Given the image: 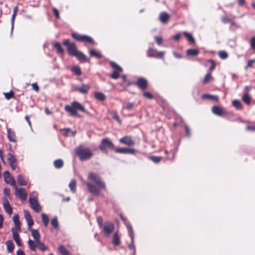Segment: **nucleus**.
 Instances as JSON below:
<instances>
[{
	"mask_svg": "<svg viewBox=\"0 0 255 255\" xmlns=\"http://www.w3.org/2000/svg\"><path fill=\"white\" fill-rule=\"evenodd\" d=\"M88 178L89 180L95 183L98 186V188L91 183H86V186L90 193L95 195H99L100 193V188L103 189H106L105 183L102 181L101 177L97 174L90 172L88 175Z\"/></svg>",
	"mask_w": 255,
	"mask_h": 255,
	"instance_id": "obj_1",
	"label": "nucleus"
},
{
	"mask_svg": "<svg viewBox=\"0 0 255 255\" xmlns=\"http://www.w3.org/2000/svg\"><path fill=\"white\" fill-rule=\"evenodd\" d=\"M63 44L67 48V52L71 56L76 57L79 61L89 63L90 59L82 52L77 50L76 44L69 39H64Z\"/></svg>",
	"mask_w": 255,
	"mask_h": 255,
	"instance_id": "obj_2",
	"label": "nucleus"
},
{
	"mask_svg": "<svg viewBox=\"0 0 255 255\" xmlns=\"http://www.w3.org/2000/svg\"><path fill=\"white\" fill-rule=\"evenodd\" d=\"M75 152L76 155L79 157L81 161L89 160L93 155V152L89 148L85 147L82 145H80L75 148Z\"/></svg>",
	"mask_w": 255,
	"mask_h": 255,
	"instance_id": "obj_3",
	"label": "nucleus"
},
{
	"mask_svg": "<svg viewBox=\"0 0 255 255\" xmlns=\"http://www.w3.org/2000/svg\"><path fill=\"white\" fill-rule=\"evenodd\" d=\"M64 109L66 112L69 113L72 116H77V111H80L84 113L86 112V110L84 106L78 102H73L70 105H66Z\"/></svg>",
	"mask_w": 255,
	"mask_h": 255,
	"instance_id": "obj_4",
	"label": "nucleus"
},
{
	"mask_svg": "<svg viewBox=\"0 0 255 255\" xmlns=\"http://www.w3.org/2000/svg\"><path fill=\"white\" fill-rule=\"evenodd\" d=\"M72 37L76 40L87 43L95 45L96 44L94 40L90 36L86 35H81L76 32L71 33Z\"/></svg>",
	"mask_w": 255,
	"mask_h": 255,
	"instance_id": "obj_5",
	"label": "nucleus"
},
{
	"mask_svg": "<svg viewBox=\"0 0 255 255\" xmlns=\"http://www.w3.org/2000/svg\"><path fill=\"white\" fill-rule=\"evenodd\" d=\"M107 148L114 149H115V146L113 142L108 138H103L101 141V144L99 146V148L102 151L108 153Z\"/></svg>",
	"mask_w": 255,
	"mask_h": 255,
	"instance_id": "obj_6",
	"label": "nucleus"
},
{
	"mask_svg": "<svg viewBox=\"0 0 255 255\" xmlns=\"http://www.w3.org/2000/svg\"><path fill=\"white\" fill-rule=\"evenodd\" d=\"M14 187L15 196L21 201H25L27 197V194L25 189L23 188H18L16 185Z\"/></svg>",
	"mask_w": 255,
	"mask_h": 255,
	"instance_id": "obj_7",
	"label": "nucleus"
},
{
	"mask_svg": "<svg viewBox=\"0 0 255 255\" xmlns=\"http://www.w3.org/2000/svg\"><path fill=\"white\" fill-rule=\"evenodd\" d=\"M164 53L163 51L158 52L156 49H154L152 48H149L147 51L148 57L156 58L163 59Z\"/></svg>",
	"mask_w": 255,
	"mask_h": 255,
	"instance_id": "obj_8",
	"label": "nucleus"
},
{
	"mask_svg": "<svg viewBox=\"0 0 255 255\" xmlns=\"http://www.w3.org/2000/svg\"><path fill=\"white\" fill-rule=\"evenodd\" d=\"M212 112L215 115L218 116H226L228 112L222 107L214 106L212 108Z\"/></svg>",
	"mask_w": 255,
	"mask_h": 255,
	"instance_id": "obj_9",
	"label": "nucleus"
},
{
	"mask_svg": "<svg viewBox=\"0 0 255 255\" xmlns=\"http://www.w3.org/2000/svg\"><path fill=\"white\" fill-rule=\"evenodd\" d=\"M126 226L128 230L129 236L130 237L131 241V244L128 245V247L130 250H133L135 251V247L133 244L134 235L132 226L130 224H127Z\"/></svg>",
	"mask_w": 255,
	"mask_h": 255,
	"instance_id": "obj_10",
	"label": "nucleus"
},
{
	"mask_svg": "<svg viewBox=\"0 0 255 255\" xmlns=\"http://www.w3.org/2000/svg\"><path fill=\"white\" fill-rule=\"evenodd\" d=\"M29 202L31 208L33 210H34L36 212H39L41 211V207L40 205L38 203L37 200L35 198L32 197L31 194H30Z\"/></svg>",
	"mask_w": 255,
	"mask_h": 255,
	"instance_id": "obj_11",
	"label": "nucleus"
},
{
	"mask_svg": "<svg viewBox=\"0 0 255 255\" xmlns=\"http://www.w3.org/2000/svg\"><path fill=\"white\" fill-rule=\"evenodd\" d=\"M115 226L113 223L106 222L103 227V231L105 235L109 236L114 231Z\"/></svg>",
	"mask_w": 255,
	"mask_h": 255,
	"instance_id": "obj_12",
	"label": "nucleus"
},
{
	"mask_svg": "<svg viewBox=\"0 0 255 255\" xmlns=\"http://www.w3.org/2000/svg\"><path fill=\"white\" fill-rule=\"evenodd\" d=\"M3 178L5 182L14 187L15 186V182L13 177L10 175L8 171H5L3 173Z\"/></svg>",
	"mask_w": 255,
	"mask_h": 255,
	"instance_id": "obj_13",
	"label": "nucleus"
},
{
	"mask_svg": "<svg viewBox=\"0 0 255 255\" xmlns=\"http://www.w3.org/2000/svg\"><path fill=\"white\" fill-rule=\"evenodd\" d=\"M120 143L128 146H133L135 142L130 136H125L119 139Z\"/></svg>",
	"mask_w": 255,
	"mask_h": 255,
	"instance_id": "obj_14",
	"label": "nucleus"
},
{
	"mask_svg": "<svg viewBox=\"0 0 255 255\" xmlns=\"http://www.w3.org/2000/svg\"><path fill=\"white\" fill-rule=\"evenodd\" d=\"M136 85L140 89L145 90L147 88L148 83L147 80L143 78H138L136 82Z\"/></svg>",
	"mask_w": 255,
	"mask_h": 255,
	"instance_id": "obj_15",
	"label": "nucleus"
},
{
	"mask_svg": "<svg viewBox=\"0 0 255 255\" xmlns=\"http://www.w3.org/2000/svg\"><path fill=\"white\" fill-rule=\"evenodd\" d=\"M7 160L8 161L12 170H14L16 167V159L15 156L10 153L7 154Z\"/></svg>",
	"mask_w": 255,
	"mask_h": 255,
	"instance_id": "obj_16",
	"label": "nucleus"
},
{
	"mask_svg": "<svg viewBox=\"0 0 255 255\" xmlns=\"http://www.w3.org/2000/svg\"><path fill=\"white\" fill-rule=\"evenodd\" d=\"M7 138L11 142H15L16 140V136L14 131L11 128H7Z\"/></svg>",
	"mask_w": 255,
	"mask_h": 255,
	"instance_id": "obj_17",
	"label": "nucleus"
},
{
	"mask_svg": "<svg viewBox=\"0 0 255 255\" xmlns=\"http://www.w3.org/2000/svg\"><path fill=\"white\" fill-rule=\"evenodd\" d=\"M24 218L27 221L28 228H30L34 222L30 213L26 210H24Z\"/></svg>",
	"mask_w": 255,
	"mask_h": 255,
	"instance_id": "obj_18",
	"label": "nucleus"
},
{
	"mask_svg": "<svg viewBox=\"0 0 255 255\" xmlns=\"http://www.w3.org/2000/svg\"><path fill=\"white\" fill-rule=\"evenodd\" d=\"M3 208L5 212L9 215H11L12 213V209L6 198L3 199Z\"/></svg>",
	"mask_w": 255,
	"mask_h": 255,
	"instance_id": "obj_19",
	"label": "nucleus"
},
{
	"mask_svg": "<svg viewBox=\"0 0 255 255\" xmlns=\"http://www.w3.org/2000/svg\"><path fill=\"white\" fill-rule=\"evenodd\" d=\"M20 231L15 230L14 229H11V232L13 235V239L15 241L18 246H21V243L19 239L18 232Z\"/></svg>",
	"mask_w": 255,
	"mask_h": 255,
	"instance_id": "obj_20",
	"label": "nucleus"
},
{
	"mask_svg": "<svg viewBox=\"0 0 255 255\" xmlns=\"http://www.w3.org/2000/svg\"><path fill=\"white\" fill-rule=\"evenodd\" d=\"M90 89V86L89 85H82L80 87H77L75 88V91H78L80 93L86 94L88 93Z\"/></svg>",
	"mask_w": 255,
	"mask_h": 255,
	"instance_id": "obj_21",
	"label": "nucleus"
},
{
	"mask_svg": "<svg viewBox=\"0 0 255 255\" xmlns=\"http://www.w3.org/2000/svg\"><path fill=\"white\" fill-rule=\"evenodd\" d=\"M13 221L14 224V227L11 229H14L15 230L20 231V223L19 220V217L17 215H15L13 217Z\"/></svg>",
	"mask_w": 255,
	"mask_h": 255,
	"instance_id": "obj_22",
	"label": "nucleus"
},
{
	"mask_svg": "<svg viewBox=\"0 0 255 255\" xmlns=\"http://www.w3.org/2000/svg\"><path fill=\"white\" fill-rule=\"evenodd\" d=\"M94 95L95 99L99 101H104L106 99L105 95L102 92H95Z\"/></svg>",
	"mask_w": 255,
	"mask_h": 255,
	"instance_id": "obj_23",
	"label": "nucleus"
},
{
	"mask_svg": "<svg viewBox=\"0 0 255 255\" xmlns=\"http://www.w3.org/2000/svg\"><path fill=\"white\" fill-rule=\"evenodd\" d=\"M121 243L120 236L118 232L114 233L113 239V244L115 246H119Z\"/></svg>",
	"mask_w": 255,
	"mask_h": 255,
	"instance_id": "obj_24",
	"label": "nucleus"
},
{
	"mask_svg": "<svg viewBox=\"0 0 255 255\" xmlns=\"http://www.w3.org/2000/svg\"><path fill=\"white\" fill-rule=\"evenodd\" d=\"M242 101L247 105L251 103V97L248 93H245L242 97Z\"/></svg>",
	"mask_w": 255,
	"mask_h": 255,
	"instance_id": "obj_25",
	"label": "nucleus"
},
{
	"mask_svg": "<svg viewBox=\"0 0 255 255\" xmlns=\"http://www.w3.org/2000/svg\"><path fill=\"white\" fill-rule=\"evenodd\" d=\"M239 121L241 123H247L250 124L249 122H245L242 120L241 119H239ZM251 125L248 124L246 128V129L248 131H255V123H251Z\"/></svg>",
	"mask_w": 255,
	"mask_h": 255,
	"instance_id": "obj_26",
	"label": "nucleus"
},
{
	"mask_svg": "<svg viewBox=\"0 0 255 255\" xmlns=\"http://www.w3.org/2000/svg\"><path fill=\"white\" fill-rule=\"evenodd\" d=\"M159 19L162 22L166 23L169 19V15L165 12H162L160 14Z\"/></svg>",
	"mask_w": 255,
	"mask_h": 255,
	"instance_id": "obj_27",
	"label": "nucleus"
},
{
	"mask_svg": "<svg viewBox=\"0 0 255 255\" xmlns=\"http://www.w3.org/2000/svg\"><path fill=\"white\" fill-rule=\"evenodd\" d=\"M58 251L62 255H71L70 252L63 245L59 246Z\"/></svg>",
	"mask_w": 255,
	"mask_h": 255,
	"instance_id": "obj_28",
	"label": "nucleus"
},
{
	"mask_svg": "<svg viewBox=\"0 0 255 255\" xmlns=\"http://www.w3.org/2000/svg\"><path fill=\"white\" fill-rule=\"evenodd\" d=\"M5 245L6 246L7 252L8 253H11L13 251L14 248L13 243L11 241L9 240L5 243Z\"/></svg>",
	"mask_w": 255,
	"mask_h": 255,
	"instance_id": "obj_29",
	"label": "nucleus"
},
{
	"mask_svg": "<svg viewBox=\"0 0 255 255\" xmlns=\"http://www.w3.org/2000/svg\"><path fill=\"white\" fill-rule=\"evenodd\" d=\"M69 187L71 191L75 193L76 191V181L75 179H72L69 184Z\"/></svg>",
	"mask_w": 255,
	"mask_h": 255,
	"instance_id": "obj_30",
	"label": "nucleus"
},
{
	"mask_svg": "<svg viewBox=\"0 0 255 255\" xmlns=\"http://www.w3.org/2000/svg\"><path fill=\"white\" fill-rule=\"evenodd\" d=\"M53 46L54 48L57 50V52L61 54H63L64 53V50L62 48L61 44L59 42H56L53 44Z\"/></svg>",
	"mask_w": 255,
	"mask_h": 255,
	"instance_id": "obj_31",
	"label": "nucleus"
},
{
	"mask_svg": "<svg viewBox=\"0 0 255 255\" xmlns=\"http://www.w3.org/2000/svg\"><path fill=\"white\" fill-rule=\"evenodd\" d=\"M51 225L54 229L58 230L59 229V223L58 221V218L55 217L51 221Z\"/></svg>",
	"mask_w": 255,
	"mask_h": 255,
	"instance_id": "obj_32",
	"label": "nucleus"
},
{
	"mask_svg": "<svg viewBox=\"0 0 255 255\" xmlns=\"http://www.w3.org/2000/svg\"><path fill=\"white\" fill-rule=\"evenodd\" d=\"M213 79V78L212 76V74L210 72H208L207 74L205 76V77L203 79V83L204 84H207L209 83Z\"/></svg>",
	"mask_w": 255,
	"mask_h": 255,
	"instance_id": "obj_33",
	"label": "nucleus"
},
{
	"mask_svg": "<svg viewBox=\"0 0 255 255\" xmlns=\"http://www.w3.org/2000/svg\"><path fill=\"white\" fill-rule=\"evenodd\" d=\"M31 235L34 239L36 242L39 241L40 234L37 230L33 229L31 230Z\"/></svg>",
	"mask_w": 255,
	"mask_h": 255,
	"instance_id": "obj_34",
	"label": "nucleus"
},
{
	"mask_svg": "<svg viewBox=\"0 0 255 255\" xmlns=\"http://www.w3.org/2000/svg\"><path fill=\"white\" fill-rule=\"evenodd\" d=\"M17 182L19 185L23 186L27 184V182L24 180V177L21 175H18L17 176Z\"/></svg>",
	"mask_w": 255,
	"mask_h": 255,
	"instance_id": "obj_35",
	"label": "nucleus"
},
{
	"mask_svg": "<svg viewBox=\"0 0 255 255\" xmlns=\"http://www.w3.org/2000/svg\"><path fill=\"white\" fill-rule=\"evenodd\" d=\"M232 104L237 110H241L243 109L242 105L238 100H235L232 102Z\"/></svg>",
	"mask_w": 255,
	"mask_h": 255,
	"instance_id": "obj_36",
	"label": "nucleus"
},
{
	"mask_svg": "<svg viewBox=\"0 0 255 255\" xmlns=\"http://www.w3.org/2000/svg\"><path fill=\"white\" fill-rule=\"evenodd\" d=\"M186 53L189 56H196L199 53V51L196 49H189L186 51Z\"/></svg>",
	"mask_w": 255,
	"mask_h": 255,
	"instance_id": "obj_37",
	"label": "nucleus"
},
{
	"mask_svg": "<svg viewBox=\"0 0 255 255\" xmlns=\"http://www.w3.org/2000/svg\"><path fill=\"white\" fill-rule=\"evenodd\" d=\"M71 71L76 75L80 76L82 74L81 68L78 66H75L71 68Z\"/></svg>",
	"mask_w": 255,
	"mask_h": 255,
	"instance_id": "obj_38",
	"label": "nucleus"
},
{
	"mask_svg": "<svg viewBox=\"0 0 255 255\" xmlns=\"http://www.w3.org/2000/svg\"><path fill=\"white\" fill-rule=\"evenodd\" d=\"M28 245L30 249L32 251H35L37 247L36 242H34L31 240H29L28 241Z\"/></svg>",
	"mask_w": 255,
	"mask_h": 255,
	"instance_id": "obj_39",
	"label": "nucleus"
},
{
	"mask_svg": "<svg viewBox=\"0 0 255 255\" xmlns=\"http://www.w3.org/2000/svg\"><path fill=\"white\" fill-rule=\"evenodd\" d=\"M64 162L62 159H57L54 161V165L56 168H61L63 166Z\"/></svg>",
	"mask_w": 255,
	"mask_h": 255,
	"instance_id": "obj_40",
	"label": "nucleus"
},
{
	"mask_svg": "<svg viewBox=\"0 0 255 255\" xmlns=\"http://www.w3.org/2000/svg\"><path fill=\"white\" fill-rule=\"evenodd\" d=\"M183 34L185 36L186 38L187 39V40L189 42H190L191 43H195V39L191 34L188 33L187 32H184Z\"/></svg>",
	"mask_w": 255,
	"mask_h": 255,
	"instance_id": "obj_41",
	"label": "nucleus"
},
{
	"mask_svg": "<svg viewBox=\"0 0 255 255\" xmlns=\"http://www.w3.org/2000/svg\"><path fill=\"white\" fill-rule=\"evenodd\" d=\"M90 54L91 56L96 57L98 59H101L102 55L94 49H91L90 50Z\"/></svg>",
	"mask_w": 255,
	"mask_h": 255,
	"instance_id": "obj_42",
	"label": "nucleus"
},
{
	"mask_svg": "<svg viewBox=\"0 0 255 255\" xmlns=\"http://www.w3.org/2000/svg\"><path fill=\"white\" fill-rule=\"evenodd\" d=\"M110 114L112 116L113 118L116 120L119 123L121 124L122 123V120H121L117 113L116 111H111L110 112Z\"/></svg>",
	"mask_w": 255,
	"mask_h": 255,
	"instance_id": "obj_43",
	"label": "nucleus"
},
{
	"mask_svg": "<svg viewBox=\"0 0 255 255\" xmlns=\"http://www.w3.org/2000/svg\"><path fill=\"white\" fill-rule=\"evenodd\" d=\"M110 66L114 68L116 70L115 71H118L119 72H122L123 69L122 68L119 66L117 64H116L114 62H111L110 63Z\"/></svg>",
	"mask_w": 255,
	"mask_h": 255,
	"instance_id": "obj_44",
	"label": "nucleus"
},
{
	"mask_svg": "<svg viewBox=\"0 0 255 255\" xmlns=\"http://www.w3.org/2000/svg\"><path fill=\"white\" fill-rule=\"evenodd\" d=\"M208 62H210L211 65V66L209 68V72H210V73H212V72L216 68V63L215 62V61L212 59H209L208 60Z\"/></svg>",
	"mask_w": 255,
	"mask_h": 255,
	"instance_id": "obj_45",
	"label": "nucleus"
},
{
	"mask_svg": "<svg viewBox=\"0 0 255 255\" xmlns=\"http://www.w3.org/2000/svg\"><path fill=\"white\" fill-rule=\"evenodd\" d=\"M36 243L37 244V247L39 250H40L42 251H44L46 250V249H47L46 247L45 246V245L43 243L40 242V241H39Z\"/></svg>",
	"mask_w": 255,
	"mask_h": 255,
	"instance_id": "obj_46",
	"label": "nucleus"
},
{
	"mask_svg": "<svg viewBox=\"0 0 255 255\" xmlns=\"http://www.w3.org/2000/svg\"><path fill=\"white\" fill-rule=\"evenodd\" d=\"M218 55L220 58L222 59H226L228 57V54L225 51H220Z\"/></svg>",
	"mask_w": 255,
	"mask_h": 255,
	"instance_id": "obj_47",
	"label": "nucleus"
},
{
	"mask_svg": "<svg viewBox=\"0 0 255 255\" xmlns=\"http://www.w3.org/2000/svg\"><path fill=\"white\" fill-rule=\"evenodd\" d=\"M254 63H255V59H250L248 60L247 64L245 66V69H248L249 68L252 67Z\"/></svg>",
	"mask_w": 255,
	"mask_h": 255,
	"instance_id": "obj_48",
	"label": "nucleus"
},
{
	"mask_svg": "<svg viewBox=\"0 0 255 255\" xmlns=\"http://www.w3.org/2000/svg\"><path fill=\"white\" fill-rule=\"evenodd\" d=\"M150 159L153 162H154L155 163H159L161 161L162 157L160 156H152L150 157Z\"/></svg>",
	"mask_w": 255,
	"mask_h": 255,
	"instance_id": "obj_49",
	"label": "nucleus"
},
{
	"mask_svg": "<svg viewBox=\"0 0 255 255\" xmlns=\"http://www.w3.org/2000/svg\"><path fill=\"white\" fill-rule=\"evenodd\" d=\"M120 72H119L118 71H115L110 75V76L114 79H117L119 77Z\"/></svg>",
	"mask_w": 255,
	"mask_h": 255,
	"instance_id": "obj_50",
	"label": "nucleus"
},
{
	"mask_svg": "<svg viewBox=\"0 0 255 255\" xmlns=\"http://www.w3.org/2000/svg\"><path fill=\"white\" fill-rule=\"evenodd\" d=\"M126 149L127 148L122 147V148H115L114 149L116 152L120 153H126Z\"/></svg>",
	"mask_w": 255,
	"mask_h": 255,
	"instance_id": "obj_51",
	"label": "nucleus"
},
{
	"mask_svg": "<svg viewBox=\"0 0 255 255\" xmlns=\"http://www.w3.org/2000/svg\"><path fill=\"white\" fill-rule=\"evenodd\" d=\"M5 98L7 100H9L14 97V94L12 91L4 93Z\"/></svg>",
	"mask_w": 255,
	"mask_h": 255,
	"instance_id": "obj_52",
	"label": "nucleus"
},
{
	"mask_svg": "<svg viewBox=\"0 0 255 255\" xmlns=\"http://www.w3.org/2000/svg\"><path fill=\"white\" fill-rule=\"evenodd\" d=\"M52 10H53V13H54L55 16L56 17V18L58 19H59L60 18V14H59V12L57 8H56L55 7H53L52 8Z\"/></svg>",
	"mask_w": 255,
	"mask_h": 255,
	"instance_id": "obj_53",
	"label": "nucleus"
},
{
	"mask_svg": "<svg viewBox=\"0 0 255 255\" xmlns=\"http://www.w3.org/2000/svg\"><path fill=\"white\" fill-rule=\"evenodd\" d=\"M133 107V104L132 103H128L123 106V108L127 110H130Z\"/></svg>",
	"mask_w": 255,
	"mask_h": 255,
	"instance_id": "obj_54",
	"label": "nucleus"
},
{
	"mask_svg": "<svg viewBox=\"0 0 255 255\" xmlns=\"http://www.w3.org/2000/svg\"><path fill=\"white\" fill-rule=\"evenodd\" d=\"M42 218L45 226H47L48 225V216L45 214H42Z\"/></svg>",
	"mask_w": 255,
	"mask_h": 255,
	"instance_id": "obj_55",
	"label": "nucleus"
},
{
	"mask_svg": "<svg viewBox=\"0 0 255 255\" xmlns=\"http://www.w3.org/2000/svg\"><path fill=\"white\" fill-rule=\"evenodd\" d=\"M61 131H62V133L65 136H67L68 135V133L71 131V129L69 128H63V129H62L61 130Z\"/></svg>",
	"mask_w": 255,
	"mask_h": 255,
	"instance_id": "obj_56",
	"label": "nucleus"
},
{
	"mask_svg": "<svg viewBox=\"0 0 255 255\" xmlns=\"http://www.w3.org/2000/svg\"><path fill=\"white\" fill-rule=\"evenodd\" d=\"M154 39H155V41H156V42L157 43V44L159 45H160L163 42V39H162V37H159V36H155L154 37Z\"/></svg>",
	"mask_w": 255,
	"mask_h": 255,
	"instance_id": "obj_57",
	"label": "nucleus"
},
{
	"mask_svg": "<svg viewBox=\"0 0 255 255\" xmlns=\"http://www.w3.org/2000/svg\"><path fill=\"white\" fill-rule=\"evenodd\" d=\"M221 20H222V22H223L224 23H227L228 22H231V21H232V19L228 18V17L225 16H223L222 17Z\"/></svg>",
	"mask_w": 255,
	"mask_h": 255,
	"instance_id": "obj_58",
	"label": "nucleus"
},
{
	"mask_svg": "<svg viewBox=\"0 0 255 255\" xmlns=\"http://www.w3.org/2000/svg\"><path fill=\"white\" fill-rule=\"evenodd\" d=\"M250 43L252 49L253 50H255V36L251 38Z\"/></svg>",
	"mask_w": 255,
	"mask_h": 255,
	"instance_id": "obj_59",
	"label": "nucleus"
},
{
	"mask_svg": "<svg viewBox=\"0 0 255 255\" xmlns=\"http://www.w3.org/2000/svg\"><path fill=\"white\" fill-rule=\"evenodd\" d=\"M143 96L147 98V99H153V96L149 92H144L143 94Z\"/></svg>",
	"mask_w": 255,
	"mask_h": 255,
	"instance_id": "obj_60",
	"label": "nucleus"
},
{
	"mask_svg": "<svg viewBox=\"0 0 255 255\" xmlns=\"http://www.w3.org/2000/svg\"><path fill=\"white\" fill-rule=\"evenodd\" d=\"M136 150L134 149L128 148H127V149H126V153L134 154L136 153Z\"/></svg>",
	"mask_w": 255,
	"mask_h": 255,
	"instance_id": "obj_61",
	"label": "nucleus"
},
{
	"mask_svg": "<svg viewBox=\"0 0 255 255\" xmlns=\"http://www.w3.org/2000/svg\"><path fill=\"white\" fill-rule=\"evenodd\" d=\"M184 128L186 135L187 136H189L190 135V130L189 128L188 127L187 125H185Z\"/></svg>",
	"mask_w": 255,
	"mask_h": 255,
	"instance_id": "obj_62",
	"label": "nucleus"
},
{
	"mask_svg": "<svg viewBox=\"0 0 255 255\" xmlns=\"http://www.w3.org/2000/svg\"><path fill=\"white\" fill-rule=\"evenodd\" d=\"M202 97L204 98H207L209 99H218V97L216 96H213L210 95L208 94H204L203 95Z\"/></svg>",
	"mask_w": 255,
	"mask_h": 255,
	"instance_id": "obj_63",
	"label": "nucleus"
},
{
	"mask_svg": "<svg viewBox=\"0 0 255 255\" xmlns=\"http://www.w3.org/2000/svg\"><path fill=\"white\" fill-rule=\"evenodd\" d=\"M97 222L100 227H102L103 226V219L101 217H97Z\"/></svg>",
	"mask_w": 255,
	"mask_h": 255,
	"instance_id": "obj_64",
	"label": "nucleus"
}]
</instances>
